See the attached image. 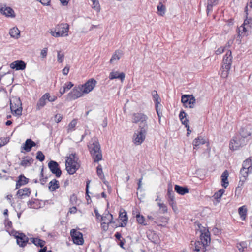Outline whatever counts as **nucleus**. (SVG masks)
<instances>
[{
  "instance_id": "nucleus-1",
  "label": "nucleus",
  "mask_w": 252,
  "mask_h": 252,
  "mask_svg": "<svg viewBox=\"0 0 252 252\" xmlns=\"http://www.w3.org/2000/svg\"><path fill=\"white\" fill-rule=\"evenodd\" d=\"M88 147L94 162H98L102 160V155L100 145L96 137L92 138L88 145Z\"/></svg>"
},
{
  "instance_id": "nucleus-2",
  "label": "nucleus",
  "mask_w": 252,
  "mask_h": 252,
  "mask_svg": "<svg viewBox=\"0 0 252 252\" xmlns=\"http://www.w3.org/2000/svg\"><path fill=\"white\" fill-rule=\"evenodd\" d=\"M78 158L75 153H72L67 157L66 160V169L69 174H73L80 167Z\"/></svg>"
},
{
  "instance_id": "nucleus-3",
  "label": "nucleus",
  "mask_w": 252,
  "mask_h": 252,
  "mask_svg": "<svg viewBox=\"0 0 252 252\" xmlns=\"http://www.w3.org/2000/svg\"><path fill=\"white\" fill-rule=\"evenodd\" d=\"M69 25L67 23L58 24L54 29L50 32L51 35L55 37H65L68 36Z\"/></svg>"
},
{
  "instance_id": "nucleus-4",
  "label": "nucleus",
  "mask_w": 252,
  "mask_h": 252,
  "mask_svg": "<svg viewBox=\"0 0 252 252\" xmlns=\"http://www.w3.org/2000/svg\"><path fill=\"white\" fill-rule=\"evenodd\" d=\"M148 116L142 113H134L132 115V122L139 124V128H148Z\"/></svg>"
},
{
  "instance_id": "nucleus-5",
  "label": "nucleus",
  "mask_w": 252,
  "mask_h": 252,
  "mask_svg": "<svg viewBox=\"0 0 252 252\" xmlns=\"http://www.w3.org/2000/svg\"><path fill=\"white\" fill-rule=\"evenodd\" d=\"M148 128H139L134 132L133 136V142L136 145H141L145 140Z\"/></svg>"
},
{
  "instance_id": "nucleus-6",
  "label": "nucleus",
  "mask_w": 252,
  "mask_h": 252,
  "mask_svg": "<svg viewBox=\"0 0 252 252\" xmlns=\"http://www.w3.org/2000/svg\"><path fill=\"white\" fill-rule=\"evenodd\" d=\"M10 109L13 114L20 116L22 114V103L19 98L13 97L10 100Z\"/></svg>"
},
{
  "instance_id": "nucleus-7",
  "label": "nucleus",
  "mask_w": 252,
  "mask_h": 252,
  "mask_svg": "<svg viewBox=\"0 0 252 252\" xmlns=\"http://www.w3.org/2000/svg\"><path fill=\"white\" fill-rule=\"evenodd\" d=\"M83 86L79 85L74 87L72 90L67 94V99L74 100L83 95L84 93L82 88Z\"/></svg>"
},
{
  "instance_id": "nucleus-8",
  "label": "nucleus",
  "mask_w": 252,
  "mask_h": 252,
  "mask_svg": "<svg viewBox=\"0 0 252 252\" xmlns=\"http://www.w3.org/2000/svg\"><path fill=\"white\" fill-rule=\"evenodd\" d=\"M195 101V98L192 95L184 94L181 98V102L185 107L189 106V108H193Z\"/></svg>"
},
{
  "instance_id": "nucleus-9",
  "label": "nucleus",
  "mask_w": 252,
  "mask_h": 252,
  "mask_svg": "<svg viewBox=\"0 0 252 252\" xmlns=\"http://www.w3.org/2000/svg\"><path fill=\"white\" fill-rule=\"evenodd\" d=\"M97 82L93 78L89 79L84 84L81 85L83 86V92L85 94L91 92L96 85Z\"/></svg>"
},
{
  "instance_id": "nucleus-10",
  "label": "nucleus",
  "mask_w": 252,
  "mask_h": 252,
  "mask_svg": "<svg viewBox=\"0 0 252 252\" xmlns=\"http://www.w3.org/2000/svg\"><path fill=\"white\" fill-rule=\"evenodd\" d=\"M48 167L50 170L51 172L55 174L57 177L61 176L62 171L60 170L58 163L55 161H51L48 163Z\"/></svg>"
},
{
  "instance_id": "nucleus-11",
  "label": "nucleus",
  "mask_w": 252,
  "mask_h": 252,
  "mask_svg": "<svg viewBox=\"0 0 252 252\" xmlns=\"http://www.w3.org/2000/svg\"><path fill=\"white\" fill-rule=\"evenodd\" d=\"M10 66L11 68L16 70H23L25 69L26 63L22 60H16L12 62Z\"/></svg>"
},
{
  "instance_id": "nucleus-12",
  "label": "nucleus",
  "mask_w": 252,
  "mask_h": 252,
  "mask_svg": "<svg viewBox=\"0 0 252 252\" xmlns=\"http://www.w3.org/2000/svg\"><path fill=\"white\" fill-rule=\"evenodd\" d=\"M0 13L4 15L6 17L14 18L15 17V12L14 10L9 7H6L5 5L4 6H0Z\"/></svg>"
},
{
  "instance_id": "nucleus-13",
  "label": "nucleus",
  "mask_w": 252,
  "mask_h": 252,
  "mask_svg": "<svg viewBox=\"0 0 252 252\" xmlns=\"http://www.w3.org/2000/svg\"><path fill=\"white\" fill-rule=\"evenodd\" d=\"M244 144L245 142L241 138L237 139V138H236V139H234L231 141L229 144V147L231 150H236Z\"/></svg>"
},
{
  "instance_id": "nucleus-14",
  "label": "nucleus",
  "mask_w": 252,
  "mask_h": 252,
  "mask_svg": "<svg viewBox=\"0 0 252 252\" xmlns=\"http://www.w3.org/2000/svg\"><path fill=\"white\" fill-rule=\"evenodd\" d=\"M252 173V171L248 169L241 168L240 171V176L239 182V186H242L247 179L249 173Z\"/></svg>"
},
{
  "instance_id": "nucleus-15",
  "label": "nucleus",
  "mask_w": 252,
  "mask_h": 252,
  "mask_svg": "<svg viewBox=\"0 0 252 252\" xmlns=\"http://www.w3.org/2000/svg\"><path fill=\"white\" fill-rule=\"evenodd\" d=\"M125 77V75L123 72L119 73L117 71L113 70L111 71L109 76V78L110 80L114 79H120L122 82L123 81Z\"/></svg>"
},
{
  "instance_id": "nucleus-16",
  "label": "nucleus",
  "mask_w": 252,
  "mask_h": 252,
  "mask_svg": "<svg viewBox=\"0 0 252 252\" xmlns=\"http://www.w3.org/2000/svg\"><path fill=\"white\" fill-rule=\"evenodd\" d=\"M119 218L120 221L119 226L121 227L126 226L127 222L128 217L126 215V212L125 210H124L123 212L120 213Z\"/></svg>"
},
{
  "instance_id": "nucleus-17",
  "label": "nucleus",
  "mask_w": 252,
  "mask_h": 252,
  "mask_svg": "<svg viewBox=\"0 0 252 252\" xmlns=\"http://www.w3.org/2000/svg\"><path fill=\"white\" fill-rule=\"evenodd\" d=\"M36 146V143L32 141L31 139H28L25 141V144L21 147L23 150H24L26 152H28L31 150L32 147Z\"/></svg>"
},
{
  "instance_id": "nucleus-18",
  "label": "nucleus",
  "mask_w": 252,
  "mask_h": 252,
  "mask_svg": "<svg viewBox=\"0 0 252 252\" xmlns=\"http://www.w3.org/2000/svg\"><path fill=\"white\" fill-rule=\"evenodd\" d=\"M196 234L199 236H210L208 229L201 225H198V228L196 229Z\"/></svg>"
},
{
  "instance_id": "nucleus-19",
  "label": "nucleus",
  "mask_w": 252,
  "mask_h": 252,
  "mask_svg": "<svg viewBox=\"0 0 252 252\" xmlns=\"http://www.w3.org/2000/svg\"><path fill=\"white\" fill-rule=\"evenodd\" d=\"M31 194V190L29 188H24L18 190L17 195L20 198H23L26 196H29Z\"/></svg>"
},
{
  "instance_id": "nucleus-20",
  "label": "nucleus",
  "mask_w": 252,
  "mask_h": 252,
  "mask_svg": "<svg viewBox=\"0 0 252 252\" xmlns=\"http://www.w3.org/2000/svg\"><path fill=\"white\" fill-rule=\"evenodd\" d=\"M12 225L11 222H8L7 223V226L9 227L7 228V232H8L9 235L11 236H26V235L23 233H20L19 231H16L14 230H10L11 226Z\"/></svg>"
},
{
  "instance_id": "nucleus-21",
  "label": "nucleus",
  "mask_w": 252,
  "mask_h": 252,
  "mask_svg": "<svg viewBox=\"0 0 252 252\" xmlns=\"http://www.w3.org/2000/svg\"><path fill=\"white\" fill-rule=\"evenodd\" d=\"M19 179L16 182V189H19L21 186L26 185L28 183L29 179L25 177L23 175H20L19 177Z\"/></svg>"
},
{
  "instance_id": "nucleus-22",
  "label": "nucleus",
  "mask_w": 252,
  "mask_h": 252,
  "mask_svg": "<svg viewBox=\"0 0 252 252\" xmlns=\"http://www.w3.org/2000/svg\"><path fill=\"white\" fill-rule=\"evenodd\" d=\"M33 159L28 156L24 157L22 158V160L20 165L23 167H27L30 166L33 163Z\"/></svg>"
},
{
  "instance_id": "nucleus-23",
  "label": "nucleus",
  "mask_w": 252,
  "mask_h": 252,
  "mask_svg": "<svg viewBox=\"0 0 252 252\" xmlns=\"http://www.w3.org/2000/svg\"><path fill=\"white\" fill-rule=\"evenodd\" d=\"M47 95L45 94L41 96L36 104V109L40 110L44 107L46 104Z\"/></svg>"
},
{
  "instance_id": "nucleus-24",
  "label": "nucleus",
  "mask_w": 252,
  "mask_h": 252,
  "mask_svg": "<svg viewBox=\"0 0 252 252\" xmlns=\"http://www.w3.org/2000/svg\"><path fill=\"white\" fill-rule=\"evenodd\" d=\"M232 61V56L231 51L230 50H227L226 54L223 59V63L231 64Z\"/></svg>"
},
{
  "instance_id": "nucleus-25",
  "label": "nucleus",
  "mask_w": 252,
  "mask_h": 252,
  "mask_svg": "<svg viewBox=\"0 0 252 252\" xmlns=\"http://www.w3.org/2000/svg\"><path fill=\"white\" fill-rule=\"evenodd\" d=\"M205 143V140L201 136H199L193 141V146L194 149L198 148L201 145Z\"/></svg>"
},
{
  "instance_id": "nucleus-26",
  "label": "nucleus",
  "mask_w": 252,
  "mask_h": 252,
  "mask_svg": "<svg viewBox=\"0 0 252 252\" xmlns=\"http://www.w3.org/2000/svg\"><path fill=\"white\" fill-rule=\"evenodd\" d=\"M101 217L102 221L105 224H111L112 222L113 216L112 214L107 212L105 215Z\"/></svg>"
},
{
  "instance_id": "nucleus-27",
  "label": "nucleus",
  "mask_w": 252,
  "mask_h": 252,
  "mask_svg": "<svg viewBox=\"0 0 252 252\" xmlns=\"http://www.w3.org/2000/svg\"><path fill=\"white\" fill-rule=\"evenodd\" d=\"M175 190L180 195H184L189 192V189L187 187H184L176 185L175 186Z\"/></svg>"
},
{
  "instance_id": "nucleus-28",
  "label": "nucleus",
  "mask_w": 252,
  "mask_h": 252,
  "mask_svg": "<svg viewBox=\"0 0 252 252\" xmlns=\"http://www.w3.org/2000/svg\"><path fill=\"white\" fill-rule=\"evenodd\" d=\"M9 34L11 37L18 39L20 35V32L17 27H13L10 29Z\"/></svg>"
},
{
  "instance_id": "nucleus-29",
  "label": "nucleus",
  "mask_w": 252,
  "mask_h": 252,
  "mask_svg": "<svg viewBox=\"0 0 252 252\" xmlns=\"http://www.w3.org/2000/svg\"><path fill=\"white\" fill-rule=\"evenodd\" d=\"M73 86V84L71 82H68L64 84V85L60 88V96L63 94L66 91L70 90Z\"/></svg>"
},
{
  "instance_id": "nucleus-30",
  "label": "nucleus",
  "mask_w": 252,
  "mask_h": 252,
  "mask_svg": "<svg viewBox=\"0 0 252 252\" xmlns=\"http://www.w3.org/2000/svg\"><path fill=\"white\" fill-rule=\"evenodd\" d=\"M59 188V182L56 179H53L49 183V189L51 191H55Z\"/></svg>"
},
{
  "instance_id": "nucleus-31",
  "label": "nucleus",
  "mask_w": 252,
  "mask_h": 252,
  "mask_svg": "<svg viewBox=\"0 0 252 252\" xmlns=\"http://www.w3.org/2000/svg\"><path fill=\"white\" fill-rule=\"evenodd\" d=\"M17 244L21 247H24L29 241L28 237H15Z\"/></svg>"
},
{
  "instance_id": "nucleus-32",
  "label": "nucleus",
  "mask_w": 252,
  "mask_h": 252,
  "mask_svg": "<svg viewBox=\"0 0 252 252\" xmlns=\"http://www.w3.org/2000/svg\"><path fill=\"white\" fill-rule=\"evenodd\" d=\"M122 53L120 50H116L115 53L112 55L110 60V63H114L117 61H118L122 56Z\"/></svg>"
},
{
  "instance_id": "nucleus-33",
  "label": "nucleus",
  "mask_w": 252,
  "mask_h": 252,
  "mask_svg": "<svg viewBox=\"0 0 252 252\" xmlns=\"http://www.w3.org/2000/svg\"><path fill=\"white\" fill-rule=\"evenodd\" d=\"M228 172L225 170L221 175L222 186L226 188L229 184L228 181Z\"/></svg>"
},
{
  "instance_id": "nucleus-34",
  "label": "nucleus",
  "mask_w": 252,
  "mask_h": 252,
  "mask_svg": "<svg viewBox=\"0 0 252 252\" xmlns=\"http://www.w3.org/2000/svg\"><path fill=\"white\" fill-rule=\"evenodd\" d=\"M247 208L246 206L244 205L238 209L239 214L242 220H245L246 217Z\"/></svg>"
},
{
  "instance_id": "nucleus-35",
  "label": "nucleus",
  "mask_w": 252,
  "mask_h": 252,
  "mask_svg": "<svg viewBox=\"0 0 252 252\" xmlns=\"http://www.w3.org/2000/svg\"><path fill=\"white\" fill-rule=\"evenodd\" d=\"M32 243H33L35 245L41 248L43 247L45 244V241L39 239V237H32Z\"/></svg>"
},
{
  "instance_id": "nucleus-36",
  "label": "nucleus",
  "mask_w": 252,
  "mask_h": 252,
  "mask_svg": "<svg viewBox=\"0 0 252 252\" xmlns=\"http://www.w3.org/2000/svg\"><path fill=\"white\" fill-rule=\"evenodd\" d=\"M152 95L153 98L154 99V101L156 103V107H158V104H160V98L156 90H154L152 92Z\"/></svg>"
},
{
  "instance_id": "nucleus-37",
  "label": "nucleus",
  "mask_w": 252,
  "mask_h": 252,
  "mask_svg": "<svg viewBox=\"0 0 252 252\" xmlns=\"http://www.w3.org/2000/svg\"><path fill=\"white\" fill-rule=\"evenodd\" d=\"M92 8L95 10L97 13L100 12L101 10V7L99 2L98 0H94L92 1Z\"/></svg>"
},
{
  "instance_id": "nucleus-38",
  "label": "nucleus",
  "mask_w": 252,
  "mask_h": 252,
  "mask_svg": "<svg viewBox=\"0 0 252 252\" xmlns=\"http://www.w3.org/2000/svg\"><path fill=\"white\" fill-rule=\"evenodd\" d=\"M77 124V120L73 119L72 120L70 123L68 124L67 126V132L69 133L75 130V127Z\"/></svg>"
},
{
  "instance_id": "nucleus-39",
  "label": "nucleus",
  "mask_w": 252,
  "mask_h": 252,
  "mask_svg": "<svg viewBox=\"0 0 252 252\" xmlns=\"http://www.w3.org/2000/svg\"><path fill=\"white\" fill-rule=\"evenodd\" d=\"M242 168L252 171V167L251 160L249 158L246 159L243 163Z\"/></svg>"
},
{
  "instance_id": "nucleus-40",
  "label": "nucleus",
  "mask_w": 252,
  "mask_h": 252,
  "mask_svg": "<svg viewBox=\"0 0 252 252\" xmlns=\"http://www.w3.org/2000/svg\"><path fill=\"white\" fill-rule=\"evenodd\" d=\"M240 136H241V139L243 141L244 140V138H247L248 136H250L251 133L250 131H248L247 129L243 128L241 129L240 133Z\"/></svg>"
},
{
  "instance_id": "nucleus-41",
  "label": "nucleus",
  "mask_w": 252,
  "mask_h": 252,
  "mask_svg": "<svg viewBox=\"0 0 252 252\" xmlns=\"http://www.w3.org/2000/svg\"><path fill=\"white\" fill-rule=\"evenodd\" d=\"M74 244L76 245H83L84 242L83 237H71Z\"/></svg>"
},
{
  "instance_id": "nucleus-42",
  "label": "nucleus",
  "mask_w": 252,
  "mask_h": 252,
  "mask_svg": "<svg viewBox=\"0 0 252 252\" xmlns=\"http://www.w3.org/2000/svg\"><path fill=\"white\" fill-rule=\"evenodd\" d=\"M218 0H208L207 10L208 11L212 10V7L216 5Z\"/></svg>"
},
{
  "instance_id": "nucleus-43",
  "label": "nucleus",
  "mask_w": 252,
  "mask_h": 252,
  "mask_svg": "<svg viewBox=\"0 0 252 252\" xmlns=\"http://www.w3.org/2000/svg\"><path fill=\"white\" fill-rule=\"evenodd\" d=\"M168 197H169V202L170 204L173 205L174 203V192L172 190V189H168V192H167Z\"/></svg>"
},
{
  "instance_id": "nucleus-44",
  "label": "nucleus",
  "mask_w": 252,
  "mask_h": 252,
  "mask_svg": "<svg viewBox=\"0 0 252 252\" xmlns=\"http://www.w3.org/2000/svg\"><path fill=\"white\" fill-rule=\"evenodd\" d=\"M64 59V54L62 51H57V61L59 63H62Z\"/></svg>"
},
{
  "instance_id": "nucleus-45",
  "label": "nucleus",
  "mask_w": 252,
  "mask_h": 252,
  "mask_svg": "<svg viewBox=\"0 0 252 252\" xmlns=\"http://www.w3.org/2000/svg\"><path fill=\"white\" fill-rule=\"evenodd\" d=\"M115 241L116 243L122 248L125 249L124 245L125 242V240L124 237H115Z\"/></svg>"
},
{
  "instance_id": "nucleus-46",
  "label": "nucleus",
  "mask_w": 252,
  "mask_h": 252,
  "mask_svg": "<svg viewBox=\"0 0 252 252\" xmlns=\"http://www.w3.org/2000/svg\"><path fill=\"white\" fill-rule=\"evenodd\" d=\"M70 236H83V234L77 230L73 229L70 231Z\"/></svg>"
},
{
  "instance_id": "nucleus-47",
  "label": "nucleus",
  "mask_w": 252,
  "mask_h": 252,
  "mask_svg": "<svg viewBox=\"0 0 252 252\" xmlns=\"http://www.w3.org/2000/svg\"><path fill=\"white\" fill-rule=\"evenodd\" d=\"M97 174L100 178L103 179L104 178V175L103 173L102 168L100 165L97 167Z\"/></svg>"
},
{
  "instance_id": "nucleus-48",
  "label": "nucleus",
  "mask_w": 252,
  "mask_h": 252,
  "mask_svg": "<svg viewBox=\"0 0 252 252\" xmlns=\"http://www.w3.org/2000/svg\"><path fill=\"white\" fill-rule=\"evenodd\" d=\"M224 192V190L223 189H220L218 191L216 192L214 195V197L215 199H218L221 198L222 195Z\"/></svg>"
},
{
  "instance_id": "nucleus-49",
  "label": "nucleus",
  "mask_w": 252,
  "mask_h": 252,
  "mask_svg": "<svg viewBox=\"0 0 252 252\" xmlns=\"http://www.w3.org/2000/svg\"><path fill=\"white\" fill-rule=\"evenodd\" d=\"M158 11L159 12V15L163 16L165 13V7L161 3H159L157 6Z\"/></svg>"
},
{
  "instance_id": "nucleus-50",
  "label": "nucleus",
  "mask_w": 252,
  "mask_h": 252,
  "mask_svg": "<svg viewBox=\"0 0 252 252\" xmlns=\"http://www.w3.org/2000/svg\"><path fill=\"white\" fill-rule=\"evenodd\" d=\"M36 158L40 161H43L45 159V156L41 151H38L36 154Z\"/></svg>"
},
{
  "instance_id": "nucleus-51",
  "label": "nucleus",
  "mask_w": 252,
  "mask_h": 252,
  "mask_svg": "<svg viewBox=\"0 0 252 252\" xmlns=\"http://www.w3.org/2000/svg\"><path fill=\"white\" fill-rule=\"evenodd\" d=\"M45 94L47 95V100L49 102H54L57 99V96L55 95L51 96L49 93H45Z\"/></svg>"
},
{
  "instance_id": "nucleus-52",
  "label": "nucleus",
  "mask_w": 252,
  "mask_h": 252,
  "mask_svg": "<svg viewBox=\"0 0 252 252\" xmlns=\"http://www.w3.org/2000/svg\"><path fill=\"white\" fill-rule=\"evenodd\" d=\"M136 218H137V222H138V223L141 224H144V218L143 216H141L140 214H137L136 215Z\"/></svg>"
},
{
  "instance_id": "nucleus-53",
  "label": "nucleus",
  "mask_w": 252,
  "mask_h": 252,
  "mask_svg": "<svg viewBox=\"0 0 252 252\" xmlns=\"http://www.w3.org/2000/svg\"><path fill=\"white\" fill-rule=\"evenodd\" d=\"M231 64H223L222 66V71L228 72L230 70V69L231 68Z\"/></svg>"
},
{
  "instance_id": "nucleus-54",
  "label": "nucleus",
  "mask_w": 252,
  "mask_h": 252,
  "mask_svg": "<svg viewBox=\"0 0 252 252\" xmlns=\"http://www.w3.org/2000/svg\"><path fill=\"white\" fill-rule=\"evenodd\" d=\"M231 64H223L222 66V71L228 72L230 70V69L231 68Z\"/></svg>"
},
{
  "instance_id": "nucleus-55",
  "label": "nucleus",
  "mask_w": 252,
  "mask_h": 252,
  "mask_svg": "<svg viewBox=\"0 0 252 252\" xmlns=\"http://www.w3.org/2000/svg\"><path fill=\"white\" fill-rule=\"evenodd\" d=\"M63 116L61 114H57L54 116V121L58 123L61 122Z\"/></svg>"
},
{
  "instance_id": "nucleus-56",
  "label": "nucleus",
  "mask_w": 252,
  "mask_h": 252,
  "mask_svg": "<svg viewBox=\"0 0 252 252\" xmlns=\"http://www.w3.org/2000/svg\"><path fill=\"white\" fill-rule=\"evenodd\" d=\"M158 205L160 209L162 210V213H164L167 211V208L164 204L158 203Z\"/></svg>"
},
{
  "instance_id": "nucleus-57",
  "label": "nucleus",
  "mask_w": 252,
  "mask_h": 252,
  "mask_svg": "<svg viewBox=\"0 0 252 252\" xmlns=\"http://www.w3.org/2000/svg\"><path fill=\"white\" fill-rule=\"evenodd\" d=\"M47 51H48V49L47 48H44L41 50L40 54L43 58H44L47 56Z\"/></svg>"
},
{
  "instance_id": "nucleus-58",
  "label": "nucleus",
  "mask_w": 252,
  "mask_h": 252,
  "mask_svg": "<svg viewBox=\"0 0 252 252\" xmlns=\"http://www.w3.org/2000/svg\"><path fill=\"white\" fill-rule=\"evenodd\" d=\"M69 71V66L67 65L62 70L63 74L67 75Z\"/></svg>"
},
{
  "instance_id": "nucleus-59",
  "label": "nucleus",
  "mask_w": 252,
  "mask_h": 252,
  "mask_svg": "<svg viewBox=\"0 0 252 252\" xmlns=\"http://www.w3.org/2000/svg\"><path fill=\"white\" fill-rule=\"evenodd\" d=\"M226 49V47H220L216 51V54L217 55L223 53Z\"/></svg>"
},
{
  "instance_id": "nucleus-60",
  "label": "nucleus",
  "mask_w": 252,
  "mask_h": 252,
  "mask_svg": "<svg viewBox=\"0 0 252 252\" xmlns=\"http://www.w3.org/2000/svg\"><path fill=\"white\" fill-rule=\"evenodd\" d=\"M182 122V123L185 126V127H189V120L186 118L182 119V120H181Z\"/></svg>"
},
{
  "instance_id": "nucleus-61",
  "label": "nucleus",
  "mask_w": 252,
  "mask_h": 252,
  "mask_svg": "<svg viewBox=\"0 0 252 252\" xmlns=\"http://www.w3.org/2000/svg\"><path fill=\"white\" fill-rule=\"evenodd\" d=\"M158 213L156 212L153 213L152 215H148L147 217L149 220H155L157 218H158Z\"/></svg>"
},
{
  "instance_id": "nucleus-62",
  "label": "nucleus",
  "mask_w": 252,
  "mask_h": 252,
  "mask_svg": "<svg viewBox=\"0 0 252 252\" xmlns=\"http://www.w3.org/2000/svg\"><path fill=\"white\" fill-rule=\"evenodd\" d=\"M186 113L184 111H181L179 114V118L180 120H182V119L186 118Z\"/></svg>"
},
{
  "instance_id": "nucleus-63",
  "label": "nucleus",
  "mask_w": 252,
  "mask_h": 252,
  "mask_svg": "<svg viewBox=\"0 0 252 252\" xmlns=\"http://www.w3.org/2000/svg\"><path fill=\"white\" fill-rule=\"evenodd\" d=\"M27 204L29 208H35V206L34 205V201L33 200L29 201L28 202Z\"/></svg>"
},
{
  "instance_id": "nucleus-64",
  "label": "nucleus",
  "mask_w": 252,
  "mask_h": 252,
  "mask_svg": "<svg viewBox=\"0 0 252 252\" xmlns=\"http://www.w3.org/2000/svg\"><path fill=\"white\" fill-rule=\"evenodd\" d=\"M40 2L44 5H49L51 0H40Z\"/></svg>"
}]
</instances>
